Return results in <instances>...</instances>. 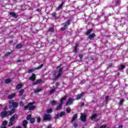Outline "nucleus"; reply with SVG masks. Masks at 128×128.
<instances>
[{
	"label": "nucleus",
	"mask_w": 128,
	"mask_h": 128,
	"mask_svg": "<svg viewBox=\"0 0 128 128\" xmlns=\"http://www.w3.org/2000/svg\"><path fill=\"white\" fill-rule=\"evenodd\" d=\"M7 106H5L4 108V112H3L1 113V116L2 118H4L6 116H12V114H14V112L16 110V109L13 108L11 111L10 112H6V110Z\"/></svg>",
	"instance_id": "1"
},
{
	"label": "nucleus",
	"mask_w": 128,
	"mask_h": 128,
	"mask_svg": "<svg viewBox=\"0 0 128 128\" xmlns=\"http://www.w3.org/2000/svg\"><path fill=\"white\" fill-rule=\"evenodd\" d=\"M34 102L29 103L26 106L24 107V110H32L36 108V106L34 105Z\"/></svg>",
	"instance_id": "2"
},
{
	"label": "nucleus",
	"mask_w": 128,
	"mask_h": 128,
	"mask_svg": "<svg viewBox=\"0 0 128 128\" xmlns=\"http://www.w3.org/2000/svg\"><path fill=\"white\" fill-rule=\"evenodd\" d=\"M52 119V116L50 114H44V116H43V120H50Z\"/></svg>",
	"instance_id": "3"
},
{
	"label": "nucleus",
	"mask_w": 128,
	"mask_h": 128,
	"mask_svg": "<svg viewBox=\"0 0 128 128\" xmlns=\"http://www.w3.org/2000/svg\"><path fill=\"white\" fill-rule=\"evenodd\" d=\"M44 66V64H41L38 67L35 68L34 69H30L28 70V72L30 74V72H34L36 70H40Z\"/></svg>",
	"instance_id": "4"
},
{
	"label": "nucleus",
	"mask_w": 128,
	"mask_h": 128,
	"mask_svg": "<svg viewBox=\"0 0 128 128\" xmlns=\"http://www.w3.org/2000/svg\"><path fill=\"white\" fill-rule=\"evenodd\" d=\"M72 102H74V99L69 98L68 101L66 103V106H70V104H72Z\"/></svg>",
	"instance_id": "5"
},
{
	"label": "nucleus",
	"mask_w": 128,
	"mask_h": 128,
	"mask_svg": "<svg viewBox=\"0 0 128 128\" xmlns=\"http://www.w3.org/2000/svg\"><path fill=\"white\" fill-rule=\"evenodd\" d=\"M62 68H60L58 71V75H56L55 76L56 78H58L62 74Z\"/></svg>",
	"instance_id": "6"
},
{
	"label": "nucleus",
	"mask_w": 128,
	"mask_h": 128,
	"mask_svg": "<svg viewBox=\"0 0 128 128\" xmlns=\"http://www.w3.org/2000/svg\"><path fill=\"white\" fill-rule=\"evenodd\" d=\"M80 115H81V116H80L81 120L82 122H86V115L82 114V113Z\"/></svg>",
	"instance_id": "7"
},
{
	"label": "nucleus",
	"mask_w": 128,
	"mask_h": 128,
	"mask_svg": "<svg viewBox=\"0 0 128 128\" xmlns=\"http://www.w3.org/2000/svg\"><path fill=\"white\" fill-rule=\"evenodd\" d=\"M16 94L13 93L10 94V95L8 96V98L9 100H12V98H16Z\"/></svg>",
	"instance_id": "8"
},
{
	"label": "nucleus",
	"mask_w": 128,
	"mask_h": 128,
	"mask_svg": "<svg viewBox=\"0 0 128 128\" xmlns=\"http://www.w3.org/2000/svg\"><path fill=\"white\" fill-rule=\"evenodd\" d=\"M30 80H32V82H34L36 80V74H32V76L29 78Z\"/></svg>",
	"instance_id": "9"
},
{
	"label": "nucleus",
	"mask_w": 128,
	"mask_h": 128,
	"mask_svg": "<svg viewBox=\"0 0 128 128\" xmlns=\"http://www.w3.org/2000/svg\"><path fill=\"white\" fill-rule=\"evenodd\" d=\"M84 93H82L81 94H78L76 96V100H80V99L82 98V96H84Z\"/></svg>",
	"instance_id": "10"
},
{
	"label": "nucleus",
	"mask_w": 128,
	"mask_h": 128,
	"mask_svg": "<svg viewBox=\"0 0 128 128\" xmlns=\"http://www.w3.org/2000/svg\"><path fill=\"white\" fill-rule=\"evenodd\" d=\"M70 22H72V20H70V19L68 20V21L65 23V24L64 25V27L68 28V26H70Z\"/></svg>",
	"instance_id": "11"
},
{
	"label": "nucleus",
	"mask_w": 128,
	"mask_h": 128,
	"mask_svg": "<svg viewBox=\"0 0 128 128\" xmlns=\"http://www.w3.org/2000/svg\"><path fill=\"white\" fill-rule=\"evenodd\" d=\"M10 16H13V18H18V15L14 12H10Z\"/></svg>",
	"instance_id": "12"
},
{
	"label": "nucleus",
	"mask_w": 128,
	"mask_h": 128,
	"mask_svg": "<svg viewBox=\"0 0 128 128\" xmlns=\"http://www.w3.org/2000/svg\"><path fill=\"white\" fill-rule=\"evenodd\" d=\"M18 118V115L14 114L12 118H10L11 120H13V122Z\"/></svg>",
	"instance_id": "13"
},
{
	"label": "nucleus",
	"mask_w": 128,
	"mask_h": 128,
	"mask_svg": "<svg viewBox=\"0 0 128 128\" xmlns=\"http://www.w3.org/2000/svg\"><path fill=\"white\" fill-rule=\"evenodd\" d=\"M62 104L60 103L57 107L56 108V110H62Z\"/></svg>",
	"instance_id": "14"
},
{
	"label": "nucleus",
	"mask_w": 128,
	"mask_h": 128,
	"mask_svg": "<svg viewBox=\"0 0 128 128\" xmlns=\"http://www.w3.org/2000/svg\"><path fill=\"white\" fill-rule=\"evenodd\" d=\"M66 114V112H62L60 114H58L57 116H60V118H62V116H64Z\"/></svg>",
	"instance_id": "15"
},
{
	"label": "nucleus",
	"mask_w": 128,
	"mask_h": 128,
	"mask_svg": "<svg viewBox=\"0 0 128 128\" xmlns=\"http://www.w3.org/2000/svg\"><path fill=\"white\" fill-rule=\"evenodd\" d=\"M78 118V114H76L72 117V122H74V120Z\"/></svg>",
	"instance_id": "16"
},
{
	"label": "nucleus",
	"mask_w": 128,
	"mask_h": 128,
	"mask_svg": "<svg viewBox=\"0 0 128 128\" xmlns=\"http://www.w3.org/2000/svg\"><path fill=\"white\" fill-rule=\"evenodd\" d=\"M26 124H28V121H26V120H24L22 122V126L26 128Z\"/></svg>",
	"instance_id": "17"
},
{
	"label": "nucleus",
	"mask_w": 128,
	"mask_h": 128,
	"mask_svg": "<svg viewBox=\"0 0 128 128\" xmlns=\"http://www.w3.org/2000/svg\"><path fill=\"white\" fill-rule=\"evenodd\" d=\"M96 36V34L94 33H92V34L89 35L88 38L90 40H92V38H94Z\"/></svg>",
	"instance_id": "18"
},
{
	"label": "nucleus",
	"mask_w": 128,
	"mask_h": 128,
	"mask_svg": "<svg viewBox=\"0 0 128 128\" xmlns=\"http://www.w3.org/2000/svg\"><path fill=\"white\" fill-rule=\"evenodd\" d=\"M40 82H42V80H36V82H34L33 83V84H40Z\"/></svg>",
	"instance_id": "19"
},
{
	"label": "nucleus",
	"mask_w": 128,
	"mask_h": 128,
	"mask_svg": "<svg viewBox=\"0 0 128 128\" xmlns=\"http://www.w3.org/2000/svg\"><path fill=\"white\" fill-rule=\"evenodd\" d=\"M18 106V102H14L13 103V104H12V106H13V108H16Z\"/></svg>",
	"instance_id": "20"
},
{
	"label": "nucleus",
	"mask_w": 128,
	"mask_h": 128,
	"mask_svg": "<svg viewBox=\"0 0 128 128\" xmlns=\"http://www.w3.org/2000/svg\"><path fill=\"white\" fill-rule=\"evenodd\" d=\"M14 124V120L10 119V121L9 122V124H8V126H12Z\"/></svg>",
	"instance_id": "21"
},
{
	"label": "nucleus",
	"mask_w": 128,
	"mask_h": 128,
	"mask_svg": "<svg viewBox=\"0 0 128 128\" xmlns=\"http://www.w3.org/2000/svg\"><path fill=\"white\" fill-rule=\"evenodd\" d=\"M42 89L40 88V89H35L34 90V92L36 94L38 92H42Z\"/></svg>",
	"instance_id": "22"
},
{
	"label": "nucleus",
	"mask_w": 128,
	"mask_h": 128,
	"mask_svg": "<svg viewBox=\"0 0 128 128\" xmlns=\"http://www.w3.org/2000/svg\"><path fill=\"white\" fill-rule=\"evenodd\" d=\"M24 90H20L19 92V96H22V94H24Z\"/></svg>",
	"instance_id": "23"
},
{
	"label": "nucleus",
	"mask_w": 128,
	"mask_h": 128,
	"mask_svg": "<svg viewBox=\"0 0 128 128\" xmlns=\"http://www.w3.org/2000/svg\"><path fill=\"white\" fill-rule=\"evenodd\" d=\"M96 116H98V115L96 114H94L91 116V120H94V118H96Z\"/></svg>",
	"instance_id": "24"
},
{
	"label": "nucleus",
	"mask_w": 128,
	"mask_h": 128,
	"mask_svg": "<svg viewBox=\"0 0 128 128\" xmlns=\"http://www.w3.org/2000/svg\"><path fill=\"white\" fill-rule=\"evenodd\" d=\"M56 92V88H53L50 90V94H54V92Z\"/></svg>",
	"instance_id": "25"
},
{
	"label": "nucleus",
	"mask_w": 128,
	"mask_h": 128,
	"mask_svg": "<svg viewBox=\"0 0 128 128\" xmlns=\"http://www.w3.org/2000/svg\"><path fill=\"white\" fill-rule=\"evenodd\" d=\"M50 104L52 106H55V104H56V102L54 100H52L50 102Z\"/></svg>",
	"instance_id": "26"
},
{
	"label": "nucleus",
	"mask_w": 128,
	"mask_h": 128,
	"mask_svg": "<svg viewBox=\"0 0 128 128\" xmlns=\"http://www.w3.org/2000/svg\"><path fill=\"white\" fill-rule=\"evenodd\" d=\"M50 112H52V109L50 108L46 110L47 114H50Z\"/></svg>",
	"instance_id": "27"
},
{
	"label": "nucleus",
	"mask_w": 128,
	"mask_h": 128,
	"mask_svg": "<svg viewBox=\"0 0 128 128\" xmlns=\"http://www.w3.org/2000/svg\"><path fill=\"white\" fill-rule=\"evenodd\" d=\"M66 96H65L64 97H62L60 100L61 103L62 104V101L66 100Z\"/></svg>",
	"instance_id": "28"
},
{
	"label": "nucleus",
	"mask_w": 128,
	"mask_h": 128,
	"mask_svg": "<svg viewBox=\"0 0 128 128\" xmlns=\"http://www.w3.org/2000/svg\"><path fill=\"white\" fill-rule=\"evenodd\" d=\"M22 86V84H18V85H17L16 88L17 90H20V88Z\"/></svg>",
	"instance_id": "29"
},
{
	"label": "nucleus",
	"mask_w": 128,
	"mask_h": 128,
	"mask_svg": "<svg viewBox=\"0 0 128 128\" xmlns=\"http://www.w3.org/2000/svg\"><path fill=\"white\" fill-rule=\"evenodd\" d=\"M22 46V45L21 44H18V45L16 46V48H21Z\"/></svg>",
	"instance_id": "30"
},
{
	"label": "nucleus",
	"mask_w": 128,
	"mask_h": 128,
	"mask_svg": "<svg viewBox=\"0 0 128 128\" xmlns=\"http://www.w3.org/2000/svg\"><path fill=\"white\" fill-rule=\"evenodd\" d=\"M32 114H29V115H28V116H27V117H26V120H30V119H31L32 118Z\"/></svg>",
	"instance_id": "31"
},
{
	"label": "nucleus",
	"mask_w": 128,
	"mask_h": 128,
	"mask_svg": "<svg viewBox=\"0 0 128 128\" xmlns=\"http://www.w3.org/2000/svg\"><path fill=\"white\" fill-rule=\"evenodd\" d=\"M6 84H10V79H6L5 80Z\"/></svg>",
	"instance_id": "32"
},
{
	"label": "nucleus",
	"mask_w": 128,
	"mask_h": 128,
	"mask_svg": "<svg viewBox=\"0 0 128 128\" xmlns=\"http://www.w3.org/2000/svg\"><path fill=\"white\" fill-rule=\"evenodd\" d=\"M92 29H90L87 31L86 34H90V32H92Z\"/></svg>",
	"instance_id": "33"
},
{
	"label": "nucleus",
	"mask_w": 128,
	"mask_h": 128,
	"mask_svg": "<svg viewBox=\"0 0 128 128\" xmlns=\"http://www.w3.org/2000/svg\"><path fill=\"white\" fill-rule=\"evenodd\" d=\"M30 122H31V124H32V123L34 122V118H31L30 119Z\"/></svg>",
	"instance_id": "34"
},
{
	"label": "nucleus",
	"mask_w": 128,
	"mask_h": 128,
	"mask_svg": "<svg viewBox=\"0 0 128 128\" xmlns=\"http://www.w3.org/2000/svg\"><path fill=\"white\" fill-rule=\"evenodd\" d=\"M7 124H8V122L7 121H4L2 122V126H6Z\"/></svg>",
	"instance_id": "35"
},
{
	"label": "nucleus",
	"mask_w": 128,
	"mask_h": 128,
	"mask_svg": "<svg viewBox=\"0 0 128 128\" xmlns=\"http://www.w3.org/2000/svg\"><path fill=\"white\" fill-rule=\"evenodd\" d=\"M66 28H68V27H65L64 26V28H62L60 30H61L64 31L65 30H66Z\"/></svg>",
	"instance_id": "36"
},
{
	"label": "nucleus",
	"mask_w": 128,
	"mask_h": 128,
	"mask_svg": "<svg viewBox=\"0 0 128 128\" xmlns=\"http://www.w3.org/2000/svg\"><path fill=\"white\" fill-rule=\"evenodd\" d=\"M124 104V99H121L120 100V104Z\"/></svg>",
	"instance_id": "37"
},
{
	"label": "nucleus",
	"mask_w": 128,
	"mask_h": 128,
	"mask_svg": "<svg viewBox=\"0 0 128 128\" xmlns=\"http://www.w3.org/2000/svg\"><path fill=\"white\" fill-rule=\"evenodd\" d=\"M14 102L13 100H10L8 101V103H9V104H12L13 103H14Z\"/></svg>",
	"instance_id": "38"
},
{
	"label": "nucleus",
	"mask_w": 128,
	"mask_h": 128,
	"mask_svg": "<svg viewBox=\"0 0 128 128\" xmlns=\"http://www.w3.org/2000/svg\"><path fill=\"white\" fill-rule=\"evenodd\" d=\"M20 106H24V102H20Z\"/></svg>",
	"instance_id": "39"
},
{
	"label": "nucleus",
	"mask_w": 128,
	"mask_h": 128,
	"mask_svg": "<svg viewBox=\"0 0 128 128\" xmlns=\"http://www.w3.org/2000/svg\"><path fill=\"white\" fill-rule=\"evenodd\" d=\"M66 112H68V114H70V108L66 109Z\"/></svg>",
	"instance_id": "40"
},
{
	"label": "nucleus",
	"mask_w": 128,
	"mask_h": 128,
	"mask_svg": "<svg viewBox=\"0 0 128 128\" xmlns=\"http://www.w3.org/2000/svg\"><path fill=\"white\" fill-rule=\"evenodd\" d=\"M124 68H125V66H124V65H121V66H120V70H124Z\"/></svg>",
	"instance_id": "41"
},
{
	"label": "nucleus",
	"mask_w": 128,
	"mask_h": 128,
	"mask_svg": "<svg viewBox=\"0 0 128 128\" xmlns=\"http://www.w3.org/2000/svg\"><path fill=\"white\" fill-rule=\"evenodd\" d=\"M37 122H40V117L37 118Z\"/></svg>",
	"instance_id": "42"
},
{
	"label": "nucleus",
	"mask_w": 128,
	"mask_h": 128,
	"mask_svg": "<svg viewBox=\"0 0 128 128\" xmlns=\"http://www.w3.org/2000/svg\"><path fill=\"white\" fill-rule=\"evenodd\" d=\"M78 50V45H76V46L74 48V50L76 52V50Z\"/></svg>",
	"instance_id": "43"
},
{
	"label": "nucleus",
	"mask_w": 128,
	"mask_h": 128,
	"mask_svg": "<svg viewBox=\"0 0 128 128\" xmlns=\"http://www.w3.org/2000/svg\"><path fill=\"white\" fill-rule=\"evenodd\" d=\"M62 8V4H61L60 6H59L58 8V10H60V8Z\"/></svg>",
	"instance_id": "44"
},
{
	"label": "nucleus",
	"mask_w": 128,
	"mask_h": 128,
	"mask_svg": "<svg viewBox=\"0 0 128 128\" xmlns=\"http://www.w3.org/2000/svg\"><path fill=\"white\" fill-rule=\"evenodd\" d=\"M74 128H78V124H77V123H74Z\"/></svg>",
	"instance_id": "45"
},
{
	"label": "nucleus",
	"mask_w": 128,
	"mask_h": 128,
	"mask_svg": "<svg viewBox=\"0 0 128 128\" xmlns=\"http://www.w3.org/2000/svg\"><path fill=\"white\" fill-rule=\"evenodd\" d=\"M106 128V126L103 125V126H101L100 128Z\"/></svg>",
	"instance_id": "46"
},
{
	"label": "nucleus",
	"mask_w": 128,
	"mask_h": 128,
	"mask_svg": "<svg viewBox=\"0 0 128 128\" xmlns=\"http://www.w3.org/2000/svg\"><path fill=\"white\" fill-rule=\"evenodd\" d=\"M108 96H106L105 100H106V102H108Z\"/></svg>",
	"instance_id": "47"
},
{
	"label": "nucleus",
	"mask_w": 128,
	"mask_h": 128,
	"mask_svg": "<svg viewBox=\"0 0 128 128\" xmlns=\"http://www.w3.org/2000/svg\"><path fill=\"white\" fill-rule=\"evenodd\" d=\"M49 30H50V32H54V28H50L49 29Z\"/></svg>",
	"instance_id": "48"
},
{
	"label": "nucleus",
	"mask_w": 128,
	"mask_h": 128,
	"mask_svg": "<svg viewBox=\"0 0 128 128\" xmlns=\"http://www.w3.org/2000/svg\"><path fill=\"white\" fill-rule=\"evenodd\" d=\"M82 54H80L79 55V58H82Z\"/></svg>",
	"instance_id": "49"
},
{
	"label": "nucleus",
	"mask_w": 128,
	"mask_h": 128,
	"mask_svg": "<svg viewBox=\"0 0 128 128\" xmlns=\"http://www.w3.org/2000/svg\"><path fill=\"white\" fill-rule=\"evenodd\" d=\"M84 106V103H82L80 106Z\"/></svg>",
	"instance_id": "50"
},
{
	"label": "nucleus",
	"mask_w": 128,
	"mask_h": 128,
	"mask_svg": "<svg viewBox=\"0 0 128 128\" xmlns=\"http://www.w3.org/2000/svg\"><path fill=\"white\" fill-rule=\"evenodd\" d=\"M8 108H12V105H9V106H8Z\"/></svg>",
	"instance_id": "51"
},
{
	"label": "nucleus",
	"mask_w": 128,
	"mask_h": 128,
	"mask_svg": "<svg viewBox=\"0 0 128 128\" xmlns=\"http://www.w3.org/2000/svg\"><path fill=\"white\" fill-rule=\"evenodd\" d=\"M48 128H52V126L48 125Z\"/></svg>",
	"instance_id": "52"
},
{
	"label": "nucleus",
	"mask_w": 128,
	"mask_h": 128,
	"mask_svg": "<svg viewBox=\"0 0 128 128\" xmlns=\"http://www.w3.org/2000/svg\"><path fill=\"white\" fill-rule=\"evenodd\" d=\"M118 128H122V125L120 126Z\"/></svg>",
	"instance_id": "53"
},
{
	"label": "nucleus",
	"mask_w": 128,
	"mask_h": 128,
	"mask_svg": "<svg viewBox=\"0 0 128 128\" xmlns=\"http://www.w3.org/2000/svg\"><path fill=\"white\" fill-rule=\"evenodd\" d=\"M25 98H26V96H24L23 98H22V100H24Z\"/></svg>",
	"instance_id": "54"
},
{
	"label": "nucleus",
	"mask_w": 128,
	"mask_h": 128,
	"mask_svg": "<svg viewBox=\"0 0 128 128\" xmlns=\"http://www.w3.org/2000/svg\"><path fill=\"white\" fill-rule=\"evenodd\" d=\"M0 128H6V126H2Z\"/></svg>",
	"instance_id": "55"
},
{
	"label": "nucleus",
	"mask_w": 128,
	"mask_h": 128,
	"mask_svg": "<svg viewBox=\"0 0 128 128\" xmlns=\"http://www.w3.org/2000/svg\"><path fill=\"white\" fill-rule=\"evenodd\" d=\"M2 105L0 104V108H2Z\"/></svg>",
	"instance_id": "56"
},
{
	"label": "nucleus",
	"mask_w": 128,
	"mask_h": 128,
	"mask_svg": "<svg viewBox=\"0 0 128 128\" xmlns=\"http://www.w3.org/2000/svg\"><path fill=\"white\" fill-rule=\"evenodd\" d=\"M16 128H22L20 126H18Z\"/></svg>",
	"instance_id": "57"
},
{
	"label": "nucleus",
	"mask_w": 128,
	"mask_h": 128,
	"mask_svg": "<svg viewBox=\"0 0 128 128\" xmlns=\"http://www.w3.org/2000/svg\"><path fill=\"white\" fill-rule=\"evenodd\" d=\"M56 86H58V83H56Z\"/></svg>",
	"instance_id": "58"
},
{
	"label": "nucleus",
	"mask_w": 128,
	"mask_h": 128,
	"mask_svg": "<svg viewBox=\"0 0 128 128\" xmlns=\"http://www.w3.org/2000/svg\"><path fill=\"white\" fill-rule=\"evenodd\" d=\"M59 68V67H58H58H57V68Z\"/></svg>",
	"instance_id": "59"
},
{
	"label": "nucleus",
	"mask_w": 128,
	"mask_h": 128,
	"mask_svg": "<svg viewBox=\"0 0 128 128\" xmlns=\"http://www.w3.org/2000/svg\"><path fill=\"white\" fill-rule=\"evenodd\" d=\"M8 54H6V56H8Z\"/></svg>",
	"instance_id": "60"
},
{
	"label": "nucleus",
	"mask_w": 128,
	"mask_h": 128,
	"mask_svg": "<svg viewBox=\"0 0 128 128\" xmlns=\"http://www.w3.org/2000/svg\"><path fill=\"white\" fill-rule=\"evenodd\" d=\"M82 128H84L82 127Z\"/></svg>",
	"instance_id": "61"
}]
</instances>
